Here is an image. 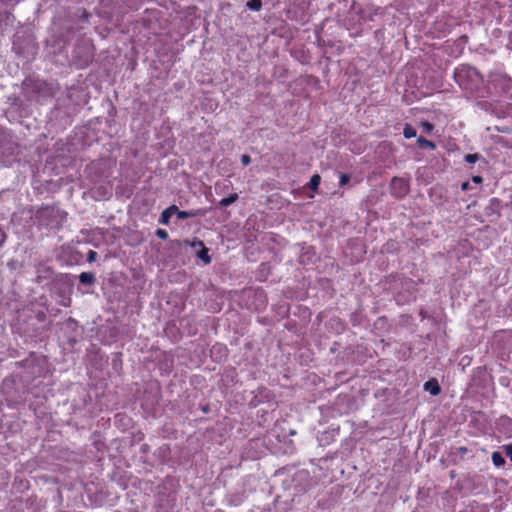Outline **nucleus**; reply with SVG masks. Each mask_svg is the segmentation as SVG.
I'll return each instance as SVG.
<instances>
[{"instance_id": "7ed1b4c3", "label": "nucleus", "mask_w": 512, "mask_h": 512, "mask_svg": "<svg viewBox=\"0 0 512 512\" xmlns=\"http://www.w3.org/2000/svg\"><path fill=\"white\" fill-rule=\"evenodd\" d=\"M175 211H177L176 205H171L168 208H166L165 210H163L160 215L159 222L163 225H168L170 223V218L173 214H175Z\"/></svg>"}, {"instance_id": "5701e85b", "label": "nucleus", "mask_w": 512, "mask_h": 512, "mask_svg": "<svg viewBox=\"0 0 512 512\" xmlns=\"http://www.w3.org/2000/svg\"><path fill=\"white\" fill-rule=\"evenodd\" d=\"M96 255H97V253H96L95 251H92V250H91V251L89 252V254H88V260H89V261L94 260V259H95V257H96Z\"/></svg>"}, {"instance_id": "4be33fe9", "label": "nucleus", "mask_w": 512, "mask_h": 512, "mask_svg": "<svg viewBox=\"0 0 512 512\" xmlns=\"http://www.w3.org/2000/svg\"><path fill=\"white\" fill-rule=\"evenodd\" d=\"M472 181L476 184H480L483 182V178H482V176L475 175L472 177Z\"/></svg>"}, {"instance_id": "6ab92c4d", "label": "nucleus", "mask_w": 512, "mask_h": 512, "mask_svg": "<svg viewBox=\"0 0 512 512\" xmlns=\"http://www.w3.org/2000/svg\"><path fill=\"white\" fill-rule=\"evenodd\" d=\"M241 162L244 166H247L251 163V157L247 154H243L241 156Z\"/></svg>"}, {"instance_id": "f03ea898", "label": "nucleus", "mask_w": 512, "mask_h": 512, "mask_svg": "<svg viewBox=\"0 0 512 512\" xmlns=\"http://www.w3.org/2000/svg\"><path fill=\"white\" fill-rule=\"evenodd\" d=\"M204 213H205V210H203V209L185 211V210H179L177 208V211H175V214L177 215L178 219H187V218L202 216V215H204Z\"/></svg>"}, {"instance_id": "2eb2a0df", "label": "nucleus", "mask_w": 512, "mask_h": 512, "mask_svg": "<svg viewBox=\"0 0 512 512\" xmlns=\"http://www.w3.org/2000/svg\"><path fill=\"white\" fill-rule=\"evenodd\" d=\"M350 181V176L348 174H345V173H340V181H339V184L341 186H344L346 184H348Z\"/></svg>"}, {"instance_id": "f257e3e1", "label": "nucleus", "mask_w": 512, "mask_h": 512, "mask_svg": "<svg viewBox=\"0 0 512 512\" xmlns=\"http://www.w3.org/2000/svg\"><path fill=\"white\" fill-rule=\"evenodd\" d=\"M409 192L408 182L400 177H394L391 181V194L396 198H403Z\"/></svg>"}, {"instance_id": "423d86ee", "label": "nucleus", "mask_w": 512, "mask_h": 512, "mask_svg": "<svg viewBox=\"0 0 512 512\" xmlns=\"http://www.w3.org/2000/svg\"><path fill=\"white\" fill-rule=\"evenodd\" d=\"M417 144H418L419 148H421V149H424V148H428L431 150L436 149V144L433 141L428 140L422 136L418 137Z\"/></svg>"}, {"instance_id": "1a4fd4ad", "label": "nucleus", "mask_w": 512, "mask_h": 512, "mask_svg": "<svg viewBox=\"0 0 512 512\" xmlns=\"http://www.w3.org/2000/svg\"><path fill=\"white\" fill-rule=\"evenodd\" d=\"M492 462L496 467H501L505 464V459L498 451L492 453Z\"/></svg>"}, {"instance_id": "ddd939ff", "label": "nucleus", "mask_w": 512, "mask_h": 512, "mask_svg": "<svg viewBox=\"0 0 512 512\" xmlns=\"http://www.w3.org/2000/svg\"><path fill=\"white\" fill-rule=\"evenodd\" d=\"M479 158H480V155H479L478 153H474V154H467V155L465 156V161H466L467 163L472 164V163L477 162V161L479 160Z\"/></svg>"}, {"instance_id": "4468645a", "label": "nucleus", "mask_w": 512, "mask_h": 512, "mask_svg": "<svg viewBox=\"0 0 512 512\" xmlns=\"http://www.w3.org/2000/svg\"><path fill=\"white\" fill-rule=\"evenodd\" d=\"M421 127L425 133H431L434 129V125L428 121L422 122Z\"/></svg>"}, {"instance_id": "a211bd4d", "label": "nucleus", "mask_w": 512, "mask_h": 512, "mask_svg": "<svg viewBox=\"0 0 512 512\" xmlns=\"http://www.w3.org/2000/svg\"><path fill=\"white\" fill-rule=\"evenodd\" d=\"M89 17H90V14L85 10H81L80 14H79V18L80 20L82 21H88L89 20Z\"/></svg>"}, {"instance_id": "b1692460", "label": "nucleus", "mask_w": 512, "mask_h": 512, "mask_svg": "<svg viewBox=\"0 0 512 512\" xmlns=\"http://www.w3.org/2000/svg\"><path fill=\"white\" fill-rule=\"evenodd\" d=\"M469 187H470V185H469V182H467V181H466V182H463V183L461 184V189H462L463 191H467V190L469 189Z\"/></svg>"}, {"instance_id": "dca6fc26", "label": "nucleus", "mask_w": 512, "mask_h": 512, "mask_svg": "<svg viewBox=\"0 0 512 512\" xmlns=\"http://www.w3.org/2000/svg\"><path fill=\"white\" fill-rule=\"evenodd\" d=\"M156 235L158 238H160L162 240H166L168 238V232L164 229H157Z\"/></svg>"}, {"instance_id": "412c9836", "label": "nucleus", "mask_w": 512, "mask_h": 512, "mask_svg": "<svg viewBox=\"0 0 512 512\" xmlns=\"http://www.w3.org/2000/svg\"><path fill=\"white\" fill-rule=\"evenodd\" d=\"M6 240V233L0 228V247L4 244Z\"/></svg>"}, {"instance_id": "6e6552de", "label": "nucleus", "mask_w": 512, "mask_h": 512, "mask_svg": "<svg viewBox=\"0 0 512 512\" xmlns=\"http://www.w3.org/2000/svg\"><path fill=\"white\" fill-rule=\"evenodd\" d=\"M197 256L198 258H200L205 264H210L211 263V257L209 256V250L208 248L205 247V245L203 247H201V249L197 252Z\"/></svg>"}, {"instance_id": "cd10ccee", "label": "nucleus", "mask_w": 512, "mask_h": 512, "mask_svg": "<svg viewBox=\"0 0 512 512\" xmlns=\"http://www.w3.org/2000/svg\"><path fill=\"white\" fill-rule=\"evenodd\" d=\"M506 421L510 422L512 424V421L510 418H506Z\"/></svg>"}, {"instance_id": "393cba45", "label": "nucleus", "mask_w": 512, "mask_h": 512, "mask_svg": "<svg viewBox=\"0 0 512 512\" xmlns=\"http://www.w3.org/2000/svg\"><path fill=\"white\" fill-rule=\"evenodd\" d=\"M458 451L460 454L464 455L467 453L468 449L466 447L462 446L458 449Z\"/></svg>"}, {"instance_id": "9b49d317", "label": "nucleus", "mask_w": 512, "mask_h": 512, "mask_svg": "<svg viewBox=\"0 0 512 512\" xmlns=\"http://www.w3.org/2000/svg\"><path fill=\"white\" fill-rule=\"evenodd\" d=\"M321 177L318 174H314L309 181V188L313 191H316L320 185Z\"/></svg>"}, {"instance_id": "a878e982", "label": "nucleus", "mask_w": 512, "mask_h": 512, "mask_svg": "<svg viewBox=\"0 0 512 512\" xmlns=\"http://www.w3.org/2000/svg\"><path fill=\"white\" fill-rule=\"evenodd\" d=\"M463 72H464L463 70H456V72H455V77H456V78H461V77H462V73H463Z\"/></svg>"}, {"instance_id": "f3484780", "label": "nucleus", "mask_w": 512, "mask_h": 512, "mask_svg": "<svg viewBox=\"0 0 512 512\" xmlns=\"http://www.w3.org/2000/svg\"><path fill=\"white\" fill-rule=\"evenodd\" d=\"M189 245L191 247H194V248H196V247H200L201 248V247L204 246V243H203V241L195 238V239H193V241L189 242Z\"/></svg>"}, {"instance_id": "39448f33", "label": "nucleus", "mask_w": 512, "mask_h": 512, "mask_svg": "<svg viewBox=\"0 0 512 512\" xmlns=\"http://www.w3.org/2000/svg\"><path fill=\"white\" fill-rule=\"evenodd\" d=\"M79 281L85 285H92L95 282V275L92 272H82Z\"/></svg>"}, {"instance_id": "f8f14e48", "label": "nucleus", "mask_w": 512, "mask_h": 512, "mask_svg": "<svg viewBox=\"0 0 512 512\" xmlns=\"http://www.w3.org/2000/svg\"><path fill=\"white\" fill-rule=\"evenodd\" d=\"M246 6L248 9L252 11H260L262 8V1L261 0H250L246 3Z\"/></svg>"}, {"instance_id": "20e7f679", "label": "nucleus", "mask_w": 512, "mask_h": 512, "mask_svg": "<svg viewBox=\"0 0 512 512\" xmlns=\"http://www.w3.org/2000/svg\"><path fill=\"white\" fill-rule=\"evenodd\" d=\"M425 391L430 392L431 395L437 396L441 392L440 385L436 379H430L424 384Z\"/></svg>"}, {"instance_id": "aec40b11", "label": "nucleus", "mask_w": 512, "mask_h": 512, "mask_svg": "<svg viewBox=\"0 0 512 512\" xmlns=\"http://www.w3.org/2000/svg\"><path fill=\"white\" fill-rule=\"evenodd\" d=\"M215 350H218L219 352L223 351L224 356H226V354H227V349L225 347L218 346V345L213 346V348L211 350L212 354L214 353Z\"/></svg>"}, {"instance_id": "0eeeda50", "label": "nucleus", "mask_w": 512, "mask_h": 512, "mask_svg": "<svg viewBox=\"0 0 512 512\" xmlns=\"http://www.w3.org/2000/svg\"><path fill=\"white\" fill-rule=\"evenodd\" d=\"M239 196L237 193H232L228 197L222 198L219 201L220 207H228L229 205L233 204L238 200Z\"/></svg>"}, {"instance_id": "9d476101", "label": "nucleus", "mask_w": 512, "mask_h": 512, "mask_svg": "<svg viewBox=\"0 0 512 512\" xmlns=\"http://www.w3.org/2000/svg\"><path fill=\"white\" fill-rule=\"evenodd\" d=\"M403 135L406 139L414 138L416 136V130L412 125L406 123L404 125Z\"/></svg>"}, {"instance_id": "bb28decb", "label": "nucleus", "mask_w": 512, "mask_h": 512, "mask_svg": "<svg viewBox=\"0 0 512 512\" xmlns=\"http://www.w3.org/2000/svg\"><path fill=\"white\" fill-rule=\"evenodd\" d=\"M507 454L510 456V460L512 461V447L511 446H509L507 448Z\"/></svg>"}]
</instances>
